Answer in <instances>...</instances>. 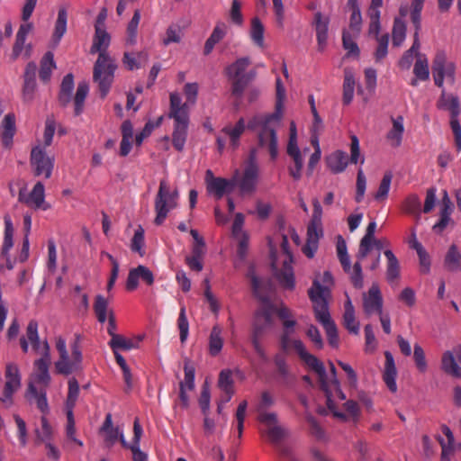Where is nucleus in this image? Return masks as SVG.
<instances>
[{"label": "nucleus", "mask_w": 461, "mask_h": 461, "mask_svg": "<svg viewBox=\"0 0 461 461\" xmlns=\"http://www.w3.org/2000/svg\"><path fill=\"white\" fill-rule=\"evenodd\" d=\"M37 66L34 62H29L23 74V98L25 102H32L37 88L36 84Z\"/></svg>", "instance_id": "obj_21"}, {"label": "nucleus", "mask_w": 461, "mask_h": 461, "mask_svg": "<svg viewBox=\"0 0 461 461\" xmlns=\"http://www.w3.org/2000/svg\"><path fill=\"white\" fill-rule=\"evenodd\" d=\"M5 221V235H4V242L2 246V257H7L10 249L14 246L13 236H14V226L12 220L9 215H5L4 218Z\"/></svg>", "instance_id": "obj_40"}, {"label": "nucleus", "mask_w": 461, "mask_h": 461, "mask_svg": "<svg viewBox=\"0 0 461 461\" xmlns=\"http://www.w3.org/2000/svg\"><path fill=\"white\" fill-rule=\"evenodd\" d=\"M68 13L65 7H60L58 12V17L55 23L52 34V43L54 47L58 46L62 37L67 32Z\"/></svg>", "instance_id": "obj_28"}, {"label": "nucleus", "mask_w": 461, "mask_h": 461, "mask_svg": "<svg viewBox=\"0 0 461 461\" xmlns=\"http://www.w3.org/2000/svg\"><path fill=\"white\" fill-rule=\"evenodd\" d=\"M343 314L344 327L353 334L359 333V322L356 320L354 306L349 299L345 303Z\"/></svg>", "instance_id": "obj_31"}, {"label": "nucleus", "mask_w": 461, "mask_h": 461, "mask_svg": "<svg viewBox=\"0 0 461 461\" xmlns=\"http://www.w3.org/2000/svg\"><path fill=\"white\" fill-rule=\"evenodd\" d=\"M280 247L283 254L285 255L283 267L281 268L277 267L276 258L273 251H271V267L274 272V276H276L279 285L285 289L293 290L295 285L294 269L292 267L293 255L289 249V242L286 235H282Z\"/></svg>", "instance_id": "obj_7"}, {"label": "nucleus", "mask_w": 461, "mask_h": 461, "mask_svg": "<svg viewBox=\"0 0 461 461\" xmlns=\"http://www.w3.org/2000/svg\"><path fill=\"white\" fill-rule=\"evenodd\" d=\"M255 70H250L241 77H229L232 82V95L236 97H241L248 84L255 77Z\"/></svg>", "instance_id": "obj_37"}, {"label": "nucleus", "mask_w": 461, "mask_h": 461, "mask_svg": "<svg viewBox=\"0 0 461 461\" xmlns=\"http://www.w3.org/2000/svg\"><path fill=\"white\" fill-rule=\"evenodd\" d=\"M73 89L74 77L72 74H68L62 79L59 94V102L62 106H66L70 103Z\"/></svg>", "instance_id": "obj_34"}, {"label": "nucleus", "mask_w": 461, "mask_h": 461, "mask_svg": "<svg viewBox=\"0 0 461 461\" xmlns=\"http://www.w3.org/2000/svg\"><path fill=\"white\" fill-rule=\"evenodd\" d=\"M41 429L36 428L34 429L36 445L51 442L53 438L54 430L46 416H41Z\"/></svg>", "instance_id": "obj_30"}, {"label": "nucleus", "mask_w": 461, "mask_h": 461, "mask_svg": "<svg viewBox=\"0 0 461 461\" xmlns=\"http://www.w3.org/2000/svg\"><path fill=\"white\" fill-rule=\"evenodd\" d=\"M281 119L279 113H258L248 122V129L257 133L258 148L266 149L273 160L278 156L276 130Z\"/></svg>", "instance_id": "obj_3"}, {"label": "nucleus", "mask_w": 461, "mask_h": 461, "mask_svg": "<svg viewBox=\"0 0 461 461\" xmlns=\"http://www.w3.org/2000/svg\"><path fill=\"white\" fill-rule=\"evenodd\" d=\"M26 336L28 340L31 342L32 348L38 353H42L43 342H40L38 334V322L34 320L29 321L26 328Z\"/></svg>", "instance_id": "obj_41"}, {"label": "nucleus", "mask_w": 461, "mask_h": 461, "mask_svg": "<svg viewBox=\"0 0 461 461\" xmlns=\"http://www.w3.org/2000/svg\"><path fill=\"white\" fill-rule=\"evenodd\" d=\"M140 280L144 282L147 285H152L155 280L153 273L147 267L142 265L131 268L129 271L126 280V290L130 292L136 290Z\"/></svg>", "instance_id": "obj_19"}, {"label": "nucleus", "mask_w": 461, "mask_h": 461, "mask_svg": "<svg viewBox=\"0 0 461 461\" xmlns=\"http://www.w3.org/2000/svg\"><path fill=\"white\" fill-rule=\"evenodd\" d=\"M413 74L420 81H426L429 77V62L425 55H420L413 68Z\"/></svg>", "instance_id": "obj_47"}, {"label": "nucleus", "mask_w": 461, "mask_h": 461, "mask_svg": "<svg viewBox=\"0 0 461 461\" xmlns=\"http://www.w3.org/2000/svg\"><path fill=\"white\" fill-rule=\"evenodd\" d=\"M178 192L170 191L169 185L166 180H161L159 188L155 199L156 218L155 223L161 225L167 216V213L176 206Z\"/></svg>", "instance_id": "obj_9"}, {"label": "nucleus", "mask_w": 461, "mask_h": 461, "mask_svg": "<svg viewBox=\"0 0 461 461\" xmlns=\"http://www.w3.org/2000/svg\"><path fill=\"white\" fill-rule=\"evenodd\" d=\"M177 328L179 330L180 341L185 343L189 334V322L186 318L185 306L182 305L177 319Z\"/></svg>", "instance_id": "obj_55"}, {"label": "nucleus", "mask_w": 461, "mask_h": 461, "mask_svg": "<svg viewBox=\"0 0 461 461\" xmlns=\"http://www.w3.org/2000/svg\"><path fill=\"white\" fill-rule=\"evenodd\" d=\"M31 167L35 176H43L48 179L51 176L54 167V158L49 157L44 148L37 146L31 152Z\"/></svg>", "instance_id": "obj_13"}, {"label": "nucleus", "mask_w": 461, "mask_h": 461, "mask_svg": "<svg viewBox=\"0 0 461 461\" xmlns=\"http://www.w3.org/2000/svg\"><path fill=\"white\" fill-rule=\"evenodd\" d=\"M79 395V384L75 377L68 380V392L66 400L67 411H73Z\"/></svg>", "instance_id": "obj_50"}, {"label": "nucleus", "mask_w": 461, "mask_h": 461, "mask_svg": "<svg viewBox=\"0 0 461 461\" xmlns=\"http://www.w3.org/2000/svg\"><path fill=\"white\" fill-rule=\"evenodd\" d=\"M385 364H384V371L383 374V379L385 383L386 386L392 393H395L397 391L396 384V375L397 371L394 364V359L391 352H384Z\"/></svg>", "instance_id": "obj_23"}, {"label": "nucleus", "mask_w": 461, "mask_h": 461, "mask_svg": "<svg viewBox=\"0 0 461 461\" xmlns=\"http://www.w3.org/2000/svg\"><path fill=\"white\" fill-rule=\"evenodd\" d=\"M250 65V59L247 57L238 59L227 68L228 77H241L246 75L245 70Z\"/></svg>", "instance_id": "obj_52"}, {"label": "nucleus", "mask_w": 461, "mask_h": 461, "mask_svg": "<svg viewBox=\"0 0 461 461\" xmlns=\"http://www.w3.org/2000/svg\"><path fill=\"white\" fill-rule=\"evenodd\" d=\"M293 348L298 354L301 360L312 371H314L319 379V384L321 389L324 392L326 397V405L330 409L334 407L333 402L331 400L332 392L329 385V378L326 373L323 363L320 361L315 356L310 354L303 343L299 339H294L293 342Z\"/></svg>", "instance_id": "obj_6"}, {"label": "nucleus", "mask_w": 461, "mask_h": 461, "mask_svg": "<svg viewBox=\"0 0 461 461\" xmlns=\"http://www.w3.org/2000/svg\"><path fill=\"white\" fill-rule=\"evenodd\" d=\"M109 44L110 35L104 29L95 25V33L90 52L92 54L99 53L94 65L93 81L97 84L102 98H104L109 93L117 68L115 61L106 52Z\"/></svg>", "instance_id": "obj_2"}, {"label": "nucleus", "mask_w": 461, "mask_h": 461, "mask_svg": "<svg viewBox=\"0 0 461 461\" xmlns=\"http://www.w3.org/2000/svg\"><path fill=\"white\" fill-rule=\"evenodd\" d=\"M144 230L140 226L134 232L131 242V249L138 253L140 257L145 254L144 247Z\"/></svg>", "instance_id": "obj_57"}, {"label": "nucleus", "mask_w": 461, "mask_h": 461, "mask_svg": "<svg viewBox=\"0 0 461 461\" xmlns=\"http://www.w3.org/2000/svg\"><path fill=\"white\" fill-rule=\"evenodd\" d=\"M461 345L447 350L441 358V369L448 375L461 378Z\"/></svg>", "instance_id": "obj_17"}, {"label": "nucleus", "mask_w": 461, "mask_h": 461, "mask_svg": "<svg viewBox=\"0 0 461 461\" xmlns=\"http://www.w3.org/2000/svg\"><path fill=\"white\" fill-rule=\"evenodd\" d=\"M421 203L417 194H411L408 195L402 203V210L414 215L420 214Z\"/></svg>", "instance_id": "obj_54"}, {"label": "nucleus", "mask_w": 461, "mask_h": 461, "mask_svg": "<svg viewBox=\"0 0 461 461\" xmlns=\"http://www.w3.org/2000/svg\"><path fill=\"white\" fill-rule=\"evenodd\" d=\"M56 348L59 353V359L55 363L56 371L59 374L68 375L72 373V365L69 364L65 339L59 338L56 342Z\"/></svg>", "instance_id": "obj_24"}, {"label": "nucleus", "mask_w": 461, "mask_h": 461, "mask_svg": "<svg viewBox=\"0 0 461 461\" xmlns=\"http://www.w3.org/2000/svg\"><path fill=\"white\" fill-rule=\"evenodd\" d=\"M439 109L447 110L450 113V127L454 134L456 150L461 151V125L458 115L461 112L460 102L456 95L447 94L444 90L438 101Z\"/></svg>", "instance_id": "obj_10"}, {"label": "nucleus", "mask_w": 461, "mask_h": 461, "mask_svg": "<svg viewBox=\"0 0 461 461\" xmlns=\"http://www.w3.org/2000/svg\"><path fill=\"white\" fill-rule=\"evenodd\" d=\"M5 383H10V385L20 387L21 385V376L18 366L14 363H9L6 365L5 368Z\"/></svg>", "instance_id": "obj_59"}, {"label": "nucleus", "mask_w": 461, "mask_h": 461, "mask_svg": "<svg viewBox=\"0 0 461 461\" xmlns=\"http://www.w3.org/2000/svg\"><path fill=\"white\" fill-rule=\"evenodd\" d=\"M393 44L399 47L402 44L406 37V24L402 18H394L393 32Z\"/></svg>", "instance_id": "obj_42"}, {"label": "nucleus", "mask_w": 461, "mask_h": 461, "mask_svg": "<svg viewBox=\"0 0 461 461\" xmlns=\"http://www.w3.org/2000/svg\"><path fill=\"white\" fill-rule=\"evenodd\" d=\"M357 35L348 31H344L342 33L343 47L348 50V54L358 55L359 53L358 46L354 40Z\"/></svg>", "instance_id": "obj_62"}, {"label": "nucleus", "mask_w": 461, "mask_h": 461, "mask_svg": "<svg viewBox=\"0 0 461 461\" xmlns=\"http://www.w3.org/2000/svg\"><path fill=\"white\" fill-rule=\"evenodd\" d=\"M94 311L96 315L97 321L100 323H104L108 320V326H107V333L111 336V339L113 338V336H116L115 333L117 326L115 321V317L113 312V311L109 312V314H107L108 311V301L105 299L103 295L98 294L95 297V303H94Z\"/></svg>", "instance_id": "obj_16"}, {"label": "nucleus", "mask_w": 461, "mask_h": 461, "mask_svg": "<svg viewBox=\"0 0 461 461\" xmlns=\"http://www.w3.org/2000/svg\"><path fill=\"white\" fill-rule=\"evenodd\" d=\"M184 372L185 377L184 380L180 382L179 386L187 388L188 391H193L194 389L195 367L192 361L188 358L185 359Z\"/></svg>", "instance_id": "obj_44"}, {"label": "nucleus", "mask_w": 461, "mask_h": 461, "mask_svg": "<svg viewBox=\"0 0 461 461\" xmlns=\"http://www.w3.org/2000/svg\"><path fill=\"white\" fill-rule=\"evenodd\" d=\"M168 117L174 120L172 132V144L177 151L184 149L189 126V112L187 104L182 103V98L177 93L170 94V106Z\"/></svg>", "instance_id": "obj_5"}, {"label": "nucleus", "mask_w": 461, "mask_h": 461, "mask_svg": "<svg viewBox=\"0 0 461 461\" xmlns=\"http://www.w3.org/2000/svg\"><path fill=\"white\" fill-rule=\"evenodd\" d=\"M392 179H393V175L391 172H386L384 175V176L380 182L378 190L374 194V198L375 201L384 202L387 199L388 194L390 191V187H391Z\"/></svg>", "instance_id": "obj_48"}, {"label": "nucleus", "mask_w": 461, "mask_h": 461, "mask_svg": "<svg viewBox=\"0 0 461 461\" xmlns=\"http://www.w3.org/2000/svg\"><path fill=\"white\" fill-rule=\"evenodd\" d=\"M312 220L307 227V240L303 248V252L309 258L314 257L319 248V240L323 235L321 227L322 208L318 199L312 201Z\"/></svg>", "instance_id": "obj_8"}, {"label": "nucleus", "mask_w": 461, "mask_h": 461, "mask_svg": "<svg viewBox=\"0 0 461 461\" xmlns=\"http://www.w3.org/2000/svg\"><path fill=\"white\" fill-rule=\"evenodd\" d=\"M258 178V167L254 163H249L244 169L241 178L237 181L236 185L239 186L242 194H252L255 192Z\"/></svg>", "instance_id": "obj_20"}, {"label": "nucleus", "mask_w": 461, "mask_h": 461, "mask_svg": "<svg viewBox=\"0 0 461 461\" xmlns=\"http://www.w3.org/2000/svg\"><path fill=\"white\" fill-rule=\"evenodd\" d=\"M27 392L36 402L37 408L42 413V416H46L50 412V407L47 399L46 388L41 389L40 391L36 388L33 383H29Z\"/></svg>", "instance_id": "obj_29"}, {"label": "nucleus", "mask_w": 461, "mask_h": 461, "mask_svg": "<svg viewBox=\"0 0 461 461\" xmlns=\"http://www.w3.org/2000/svg\"><path fill=\"white\" fill-rule=\"evenodd\" d=\"M223 338L222 329L218 325H214L212 328L209 336V353L212 357H216L222 349Z\"/></svg>", "instance_id": "obj_32"}, {"label": "nucleus", "mask_w": 461, "mask_h": 461, "mask_svg": "<svg viewBox=\"0 0 461 461\" xmlns=\"http://www.w3.org/2000/svg\"><path fill=\"white\" fill-rule=\"evenodd\" d=\"M218 386L221 391H234L232 373L230 369H223L220 372Z\"/></svg>", "instance_id": "obj_64"}, {"label": "nucleus", "mask_w": 461, "mask_h": 461, "mask_svg": "<svg viewBox=\"0 0 461 461\" xmlns=\"http://www.w3.org/2000/svg\"><path fill=\"white\" fill-rule=\"evenodd\" d=\"M425 0H411L410 5L411 21L417 31L421 30V11Z\"/></svg>", "instance_id": "obj_46"}, {"label": "nucleus", "mask_w": 461, "mask_h": 461, "mask_svg": "<svg viewBox=\"0 0 461 461\" xmlns=\"http://www.w3.org/2000/svg\"><path fill=\"white\" fill-rule=\"evenodd\" d=\"M15 133V117L13 113H7L2 123L1 139L5 148H10Z\"/></svg>", "instance_id": "obj_27"}, {"label": "nucleus", "mask_w": 461, "mask_h": 461, "mask_svg": "<svg viewBox=\"0 0 461 461\" xmlns=\"http://www.w3.org/2000/svg\"><path fill=\"white\" fill-rule=\"evenodd\" d=\"M79 339L80 336L77 335L75 341L71 345L72 360L69 361V364L72 365V373L80 367V364L82 362V353L79 348Z\"/></svg>", "instance_id": "obj_61"}, {"label": "nucleus", "mask_w": 461, "mask_h": 461, "mask_svg": "<svg viewBox=\"0 0 461 461\" xmlns=\"http://www.w3.org/2000/svg\"><path fill=\"white\" fill-rule=\"evenodd\" d=\"M225 34V25L223 23L216 25L212 34L205 41L203 49L204 55H209L212 51L215 44L220 42L223 39Z\"/></svg>", "instance_id": "obj_39"}, {"label": "nucleus", "mask_w": 461, "mask_h": 461, "mask_svg": "<svg viewBox=\"0 0 461 461\" xmlns=\"http://www.w3.org/2000/svg\"><path fill=\"white\" fill-rule=\"evenodd\" d=\"M109 346L113 349V351H117L119 349L122 350H131L135 348V345L131 339H126L122 335L113 336V339L109 341Z\"/></svg>", "instance_id": "obj_58"}, {"label": "nucleus", "mask_w": 461, "mask_h": 461, "mask_svg": "<svg viewBox=\"0 0 461 461\" xmlns=\"http://www.w3.org/2000/svg\"><path fill=\"white\" fill-rule=\"evenodd\" d=\"M32 24L31 23H23L20 25V28L16 34L15 42L13 48L14 59H16L21 54L23 49L24 42L26 41V37L32 31Z\"/></svg>", "instance_id": "obj_38"}, {"label": "nucleus", "mask_w": 461, "mask_h": 461, "mask_svg": "<svg viewBox=\"0 0 461 461\" xmlns=\"http://www.w3.org/2000/svg\"><path fill=\"white\" fill-rule=\"evenodd\" d=\"M324 292L325 287L318 280H314L312 286L308 291V295L313 303L315 319L323 326L329 344L332 348H338V330L335 322L331 320Z\"/></svg>", "instance_id": "obj_4"}, {"label": "nucleus", "mask_w": 461, "mask_h": 461, "mask_svg": "<svg viewBox=\"0 0 461 461\" xmlns=\"http://www.w3.org/2000/svg\"><path fill=\"white\" fill-rule=\"evenodd\" d=\"M384 255L387 259L386 278L389 283H393L400 276L399 261L391 249L384 250Z\"/></svg>", "instance_id": "obj_35"}, {"label": "nucleus", "mask_w": 461, "mask_h": 461, "mask_svg": "<svg viewBox=\"0 0 461 461\" xmlns=\"http://www.w3.org/2000/svg\"><path fill=\"white\" fill-rule=\"evenodd\" d=\"M350 158L349 161L352 164H364L365 158L360 154L359 140L356 135L350 137Z\"/></svg>", "instance_id": "obj_63"}, {"label": "nucleus", "mask_w": 461, "mask_h": 461, "mask_svg": "<svg viewBox=\"0 0 461 461\" xmlns=\"http://www.w3.org/2000/svg\"><path fill=\"white\" fill-rule=\"evenodd\" d=\"M25 185L20 187L18 194L20 203L33 209L47 210L50 207L45 204V187L41 182H37L28 195L25 194Z\"/></svg>", "instance_id": "obj_15"}, {"label": "nucleus", "mask_w": 461, "mask_h": 461, "mask_svg": "<svg viewBox=\"0 0 461 461\" xmlns=\"http://www.w3.org/2000/svg\"><path fill=\"white\" fill-rule=\"evenodd\" d=\"M337 254L339 260L342 266V268L345 272L350 271V259L348 254L347 244L344 239L341 236H339L337 242Z\"/></svg>", "instance_id": "obj_51"}, {"label": "nucleus", "mask_w": 461, "mask_h": 461, "mask_svg": "<svg viewBox=\"0 0 461 461\" xmlns=\"http://www.w3.org/2000/svg\"><path fill=\"white\" fill-rule=\"evenodd\" d=\"M363 308L366 315L382 314L383 297L377 284H373L366 294H363Z\"/></svg>", "instance_id": "obj_18"}, {"label": "nucleus", "mask_w": 461, "mask_h": 461, "mask_svg": "<svg viewBox=\"0 0 461 461\" xmlns=\"http://www.w3.org/2000/svg\"><path fill=\"white\" fill-rule=\"evenodd\" d=\"M264 26L258 17L251 20L250 37L253 42L262 48L264 46Z\"/></svg>", "instance_id": "obj_49"}, {"label": "nucleus", "mask_w": 461, "mask_h": 461, "mask_svg": "<svg viewBox=\"0 0 461 461\" xmlns=\"http://www.w3.org/2000/svg\"><path fill=\"white\" fill-rule=\"evenodd\" d=\"M330 18L321 12L314 14L312 25L316 32L319 50L322 51L327 44Z\"/></svg>", "instance_id": "obj_22"}, {"label": "nucleus", "mask_w": 461, "mask_h": 461, "mask_svg": "<svg viewBox=\"0 0 461 461\" xmlns=\"http://www.w3.org/2000/svg\"><path fill=\"white\" fill-rule=\"evenodd\" d=\"M354 91H355V78L354 76L350 73L346 71L344 76V82H343V96H342V102L343 104L348 105L354 97Z\"/></svg>", "instance_id": "obj_43"}, {"label": "nucleus", "mask_w": 461, "mask_h": 461, "mask_svg": "<svg viewBox=\"0 0 461 461\" xmlns=\"http://www.w3.org/2000/svg\"><path fill=\"white\" fill-rule=\"evenodd\" d=\"M56 68V63L54 61V55L51 51H48L44 54L41 60L40 68V78L42 82L47 83L50 81L53 69Z\"/></svg>", "instance_id": "obj_33"}, {"label": "nucleus", "mask_w": 461, "mask_h": 461, "mask_svg": "<svg viewBox=\"0 0 461 461\" xmlns=\"http://www.w3.org/2000/svg\"><path fill=\"white\" fill-rule=\"evenodd\" d=\"M404 131L403 117L398 116L393 119V128L387 133V139L393 147H399L402 143Z\"/></svg>", "instance_id": "obj_36"}, {"label": "nucleus", "mask_w": 461, "mask_h": 461, "mask_svg": "<svg viewBox=\"0 0 461 461\" xmlns=\"http://www.w3.org/2000/svg\"><path fill=\"white\" fill-rule=\"evenodd\" d=\"M445 264L449 270L461 268V254L458 252L457 247L455 244L449 247L445 257Z\"/></svg>", "instance_id": "obj_53"}, {"label": "nucleus", "mask_w": 461, "mask_h": 461, "mask_svg": "<svg viewBox=\"0 0 461 461\" xmlns=\"http://www.w3.org/2000/svg\"><path fill=\"white\" fill-rule=\"evenodd\" d=\"M89 86L86 82H80L77 86L76 95L74 97L75 115H79L83 112L85 99L88 94Z\"/></svg>", "instance_id": "obj_45"}, {"label": "nucleus", "mask_w": 461, "mask_h": 461, "mask_svg": "<svg viewBox=\"0 0 461 461\" xmlns=\"http://www.w3.org/2000/svg\"><path fill=\"white\" fill-rule=\"evenodd\" d=\"M140 20V10H135L131 20L130 21L127 27V42L131 45H134L137 40V31Z\"/></svg>", "instance_id": "obj_56"}, {"label": "nucleus", "mask_w": 461, "mask_h": 461, "mask_svg": "<svg viewBox=\"0 0 461 461\" xmlns=\"http://www.w3.org/2000/svg\"><path fill=\"white\" fill-rule=\"evenodd\" d=\"M249 276L250 277L253 294L262 303V305L254 313L249 339L257 355L262 360H267V354L261 340L275 326L276 305L271 303L269 295L263 290L260 280L252 269L249 270Z\"/></svg>", "instance_id": "obj_1"}, {"label": "nucleus", "mask_w": 461, "mask_h": 461, "mask_svg": "<svg viewBox=\"0 0 461 461\" xmlns=\"http://www.w3.org/2000/svg\"><path fill=\"white\" fill-rule=\"evenodd\" d=\"M41 355L42 357L34 362V372L32 375L30 383H33L34 385L37 384L46 388L51 380L49 373L50 364V346L47 341H43Z\"/></svg>", "instance_id": "obj_14"}, {"label": "nucleus", "mask_w": 461, "mask_h": 461, "mask_svg": "<svg viewBox=\"0 0 461 461\" xmlns=\"http://www.w3.org/2000/svg\"><path fill=\"white\" fill-rule=\"evenodd\" d=\"M455 74V64L447 61L444 51H438L432 62V76L435 85L438 87H443L445 78L454 83Z\"/></svg>", "instance_id": "obj_11"}, {"label": "nucleus", "mask_w": 461, "mask_h": 461, "mask_svg": "<svg viewBox=\"0 0 461 461\" xmlns=\"http://www.w3.org/2000/svg\"><path fill=\"white\" fill-rule=\"evenodd\" d=\"M350 275V281L356 289H361L364 285L361 262L357 261L354 266L350 267V271L347 272Z\"/></svg>", "instance_id": "obj_60"}, {"label": "nucleus", "mask_w": 461, "mask_h": 461, "mask_svg": "<svg viewBox=\"0 0 461 461\" xmlns=\"http://www.w3.org/2000/svg\"><path fill=\"white\" fill-rule=\"evenodd\" d=\"M248 128V125H247ZM246 130L245 119L240 118L235 125H226L221 132L230 139V147L235 149L240 145V139Z\"/></svg>", "instance_id": "obj_25"}, {"label": "nucleus", "mask_w": 461, "mask_h": 461, "mask_svg": "<svg viewBox=\"0 0 461 461\" xmlns=\"http://www.w3.org/2000/svg\"><path fill=\"white\" fill-rule=\"evenodd\" d=\"M204 181L207 193L217 200L221 199L225 194L232 193L236 186V177L227 179L214 176L211 169L206 170Z\"/></svg>", "instance_id": "obj_12"}, {"label": "nucleus", "mask_w": 461, "mask_h": 461, "mask_svg": "<svg viewBox=\"0 0 461 461\" xmlns=\"http://www.w3.org/2000/svg\"><path fill=\"white\" fill-rule=\"evenodd\" d=\"M348 164V158L346 152L336 150L327 158V165L334 174L343 172Z\"/></svg>", "instance_id": "obj_26"}]
</instances>
